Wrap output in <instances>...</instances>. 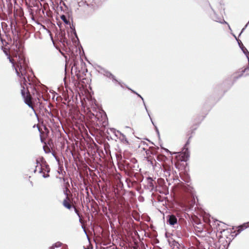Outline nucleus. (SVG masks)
<instances>
[{
    "label": "nucleus",
    "mask_w": 249,
    "mask_h": 249,
    "mask_svg": "<svg viewBox=\"0 0 249 249\" xmlns=\"http://www.w3.org/2000/svg\"><path fill=\"white\" fill-rule=\"evenodd\" d=\"M20 60L18 62L17 67L19 68V71L18 68L16 69L17 75L20 78L21 82V94L24 99V102L29 107L33 110H35V107L39 105V107H42V103L40 102V98L43 96L40 92V87L39 85H33V90L36 91L32 96L27 86V65L24 62L22 56H20Z\"/></svg>",
    "instance_id": "nucleus-1"
},
{
    "label": "nucleus",
    "mask_w": 249,
    "mask_h": 249,
    "mask_svg": "<svg viewBox=\"0 0 249 249\" xmlns=\"http://www.w3.org/2000/svg\"><path fill=\"white\" fill-rule=\"evenodd\" d=\"M90 118L93 123V126L96 129H99L102 127H105L107 124V116L102 112H96V114L91 113L89 115Z\"/></svg>",
    "instance_id": "nucleus-2"
},
{
    "label": "nucleus",
    "mask_w": 249,
    "mask_h": 249,
    "mask_svg": "<svg viewBox=\"0 0 249 249\" xmlns=\"http://www.w3.org/2000/svg\"><path fill=\"white\" fill-rule=\"evenodd\" d=\"M16 48H17L16 51H13L12 50L11 52V55L13 57H18V59L17 61H15V60L13 58H12L11 57V55L10 54L8 53V51L6 50V49L5 48H3L2 47V48L3 49V52H4L5 54L7 56H8V58L9 59L10 62L13 64V66L15 67V69H16V68H18V70L19 71V68L17 67V64L18 63V62L20 60V58H19V56L20 55L22 56L23 59L24 60L25 63L26 64V63L25 62V58L24 57L23 54L21 53H18V49H19V48H17V45H16Z\"/></svg>",
    "instance_id": "nucleus-3"
},
{
    "label": "nucleus",
    "mask_w": 249,
    "mask_h": 249,
    "mask_svg": "<svg viewBox=\"0 0 249 249\" xmlns=\"http://www.w3.org/2000/svg\"><path fill=\"white\" fill-rule=\"evenodd\" d=\"M37 165L35 169V172H37L42 174V176L44 178H47L49 177L50 167L49 165H46L45 164H41L39 163V161L38 159L36 160Z\"/></svg>",
    "instance_id": "nucleus-4"
},
{
    "label": "nucleus",
    "mask_w": 249,
    "mask_h": 249,
    "mask_svg": "<svg viewBox=\"0 0 249 249\" xmlns=\"http://www.w3.org/2000/svg\"><path fill=\"white\" fill-rule=\"evenodd\" d=\"M75 202L73 199L72 196L65 197V198L62 201V204L66 209L71 210L74 207Z\"/></svg>",
    "instance_id": "nucleus-5"
},
{
    "label": "nucleus",
    "mask_w": 249,
    "mask_h": 249,
    "mask_svg": "<svg viewBox=\"0 0 249 249\" xmlns=\"http://www.w3.org/2000/svg\"><path fill=\"white\" fill-rule=\"evenodd\" d=\"M189 158V153L187 148H184L182 151L178 153L176 157L178 161H187Z\"/></svg>",
    "instance_id": "nucleus-6"
},
{
    "label": "nucleus",
    "mask_w": 249,
    "mask_h": 249,
    "mask_svg": "<svg viewBox=\"0 0 249 249\" xmlns=\"http://www.w3.org/2000/svg\"><path fill=\"white\" fill-rule=\"evenodd\" d=\"M231 230H230L229 229L224 230L222 231H221V234H222V235L221 236V238H227V239H226V241H225L228 245H229L230 243V242L231 241V240L232 237L233 236L231 235Z\"/></svg>",
    "instance_id": "nucleus-7"
},
{
    "label": "nucleus",
    "mask_w": 249,
    "mask_h": 249,
    "mask_svg": "<svg viewBox=\"0 0 249 249\" xmlns=\"http://www.w3.org/2000/svg\"><path fill=\"white\" fill-rule=\"evenodd\" d=\"M169 218L167 220L168 222L171 225H174L175 224L177 223V218L175 215L172 214L168 216Z\"/></svg>",
    "instance_id": "nucleus-8"
},
{
    "label": "nucleus",
    "mask_w": 249,
    "mask_h": 249,
    "mask_svg": "<svg viewBox=\"0 0 249 249\" xmlns=\"http://www.w3.org/2000/svg\"><path fill=\"white\" fill-rule=\"evenodd\" d=\"M249 227V223H244V224L238 226L237 228L238 230H237V233L236 234L240 233L242 231L247 229Z\"/></svg>",
    "instance_id": "nucleus-9"
},
{
    "label": "nucleus",
    "mask_w": 249,
    "mask_h": 249,
    "mask_svg": "<svg viewBox=\"0 0 249 249\" xmlns=\"http://www.w3.org/2000/svg\"><path fill=\"white\" fill-rule=\"evenodd\" d=\"M194 228L196 231L201 232L204 229V226L202 224H198V225H195Z\"/></svg>",
    "instance_id": "nucleus-10"
},
{
    "label": "nucleus",
    "mask_w": 249,
    "mask_h": 249,
    "mask_svg": "<svg viewBox=\"0 0 249 249\" xmlns=\"http://www.w3.org/2000/svg\"><path fill=\"white\" fill-rule=\"evenodd\" d=\"M64 194L65 195V197L69 196H72V195L71 194L70 190L68 188V187H66L65 189L64 190Z\"/></svg>",
    "instance_id": "nucleus-11"
},
{
    "label": "nucleus",
    "mask_w": 249,
    "mask_h": 249,
    "mask_svg": "<svg viewBox=\"0 0 249 249\" xmlns=\"http://www.w3.org/2000/svg\"><path fill=\"white\" fill-rule=\"evenodd\" d=\"M147 179L148 181V186L151 189H153L154 187V183H153V180L150 177L147 178Z\"/></svg>",
    "instance_id": "nucleus-12"
},
{
    "label": "nucleus",
    "mask_w": 249,
    "mask_h": 249,
    "mask_svg": "<svg viewBox=\"0 0 249 249\" xmlns=\"http://www.w3.org/2000/svg\"><path fill=\"white\" fill-rule=\"evenodd\" d=\"M193 220L196 225H198V224H202L200 222V220L196 216H195L193 218Z\"/></svg>",
    "instance_id": "nucleus-13"
},
{
    "label": "nucleus",
    "mask_w": 249,
    "mask_h": 249,
    "mask_svg": "<svg viewBox=\"0 0 249 249\" xmlns=\"http://www.w3.org/2000/svg\"><path fill=\"white\" fill-rule=\"evenodd\" d=\"M29 85L30 86L31 89H32L31 93H30L31 94L32 96H33V94L36 93V91H35L33 90V85H36V84H31V83H29Z\"/></svg>",
    "instance_id": "nucleus-14"
},
{
    "label": "nucleus",
    "mask_w": 249,
    "mask_h": 249,
    "mask_svg": "<svg viewBox=\"0 0 249 249\" xmlns=\"http://www.w3.org/2000/svg\"><path fill=\"white\" fill-rule=\"evenodd\" d=\"M106 75L107 77L109 78L114 79V76L110 72H107Z\"/></svg>",
    "instance_id": "nucleus-15"
},
{
    "label": "nucleus",
    "mask_w": 249,
    "mask_h": 249,
    "mask_svg": "<svg viewBox=\"0 0 249 249\" xmlns=\"http://www.w3.org/2000/svg\"><path fill=\"white\" fill-rule=\"evenodd\" d=\"M45 135L41 132H40V139L42 142H44L45 139Z\"/></svg>",
    "instance_id": "nucleus-16"
},
{
    "label": "nucleus",
    "mask_w": 249,
    "mask_h": 249,
    "mask_svg": "<svg viewBox=\"0 0 249 249\" xmlns=\"http://www.w3.org/2000/svg\"><path fill=\"white\" fill-rule=\"evenodd\" d=\"M72 209H74V211L75 212V213L77 214V215L78 216H80V215H81L80 213H79V211L78 210V209L76 208L75 205H74V207H73Z\"/></svg>",
    "instance_id": "nucleus-17"
},
{
    "label": "nucleus",
    "mask_w": 249,
    "mask_h": 249,
    "mask_svg": "<svg viewBox=\"0 0 249 249\" xmlns=\"http://www.w3.org/2000/svg\"><path fill=\"white\" fill-rule=\"evenodd\" d=\"M61 19L65 23H68V20L67 19V18L65 15H62L61 16Z\"/></svg>",
    "instance_id": "nucleus-18"
},
{
    "label": "nucleus",
    "mask_w": 249,
    "mask_h": 249,
    "mask_svg": "<svg viewBox=\"0 0 249 249\" xmlns=\"http://www.w3.org/2000/svg\"><path fill=\"white\" fill-rule=\"evenodd\" d=\"M203 220H204V222L207 224H209V223L210 222V219L208 217H204Z\"/></svg>",
    "instance_id": "nucleus-19"
},
{
    "label": "nucleus",
    "mask_w": 249,
    "mask_h": 249,
    "mask_svg": "<svg viewBox=\"0 0 249 249\" xmlns=\"http://www.w3.org/2000/svg\"><path fill=\"white\" fill-rule=\"evenodd\" d=\"M164 158V156L162 155H159L157 156V159L158 160H161L162 158Z\"/></svg>",
    "instance_id": "nucleus-20"
},
{
    "label": "nucleus",
    "mask_w": 249,
    "mask_h": 249,
    "mask_svg": "<svg viewBox=\"0 0 249 249\" xmlns=\"http://www.w3.org/2000/svg\"><path fill=\"white\" fill-rule=\"evenodd\" d=\"M79 218V222L81 223H83V219H82V215H80V216H78Z\"/></svg>",
    "instance_id": "nucleus-21"
},
{
    "label": "nucleus",
    "mask_w": 249,
    "mask_h": 249,
    "mask_svg": "<svg viewBox=\"0 0 249 249\" xmlns=\"http://www.w3.org/2000/svg\"><path fill=\"white\" fill-rule=\"evenodd\" d=\"M61 243L58 242V243H55L54 247H59L61 246Z\"/></svg>",
    "instance_id": "nucleus-22"
},
{
    "label": "nucleus",
    "mask_w": 249,
    "mask_h": 249,
    "mask_svg": "<svg viewBox=\"0 0 249 249\" xmlns=\"http://www.w3.org/2000/svg\"><path fill=\"white\" fill-rule=\"evenodd\" d=\"M133 92H134V93H136V94H137L139 97H140V98H141L142 99V96H141L140 94H139L137 93L136 92H135V91H133Z\"/></svg>",
    "instance_id": "nucleus-23"
},
{
    "label": "nucleus",
    "mask_w": 249,
    "mask_h": 249,
    "mask_svg": "<svg viewBox=\"0 0 249 249\" xmlns=\"http://www.w3.org/2000/svg\"><path fill=\"white\" fill-rule=\"evenodd\" d=\"M178 242L174 241V243H173V245L175 246H178Z\"/></svg>",
    "instance_id": "nucleus-24"
},
{
    "label": "nucleus",
    "mask_w": 249,
    "mask_h": 249,
    "mask_svg": "<svg viewBox=\"0 0 249 249\" xmlns=\"http://www.w3.org/2000/svg\"><path fill=\"white\" fill-rule=\"evenodd\" d=\"M4 25H5L6 26H7L6 23L5 22H2V26H3Z\"/></svg>",
    "instance_id": "nucleus-25"
},
{
    "label": "nucleus",
    "mask_w": 249,
    "mask_h": 249,
    "mask_svg": "<svg viewBox=\"0 0 249 249\" xmlns=\"http://www.w3.org/2000/svg\"><path fill=\"white\" fill-rule=\"evenodd\" d=\"M54 246H53L50 248V249H54Z\"/></svg>",
    "instance_id": "nucleus-26"
},
{
    "label": "nucleus",
    "mask_w": 249,
    "mask_h": 249,
    "mask_svg": "<svg viewBox=\"0 0 249 249\" xmlns=\"http://www.w3.org/2000/svg\"><path fill=\"white\" fill-rule=\"evenodd\" d=\"M178 162H176V163H175V166H176V167L177 168H178Z\"/></svg>",
    "instance_id": "nucleus-27"
},
{
    "label": "nucleus",
    "mask_w": 249,
    "mask_h": 249,
    "mask_svg": "<svg viewBox=\"0 0 249 249\" xmlns=\"http://www.w3.org/2000/svg\"><path fill=\"white\" fill-rule=\"evenodd\" d=\"M76 65V61H74V64H73V65L75 66Z\"/></svg>",
    "instance_id": "nucleus-28"
}]
</instances>
